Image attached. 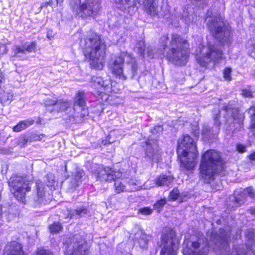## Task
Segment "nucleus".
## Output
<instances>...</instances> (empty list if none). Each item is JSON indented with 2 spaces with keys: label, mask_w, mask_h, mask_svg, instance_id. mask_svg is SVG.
<instances>
[{
  "label": "nucleus",
  "mask_w": 255,
  "mask_h": 255,
  "mask_svg": "<svg viewBox=\"0 0 255 255\" xmlns=\"http://www.w3.org/2000/svg\"><path fill=\"white\" fill-rule=\"evenodd\" d=\"M80 46L86 57H88L94 69L102 70L104 66L106 45L105 42L96 33L90 31L81 39Z\"/></svg>",
  "instance_id": "1"
},
{
  "label": "nucleus",
  "mask_w": 255,
  "mask_h": 255,
  "mask_svg": "<svg viewBox=\"0 0 255 255\" xmlns=\"http://www.w3.org/2000/svg\"><path fill=\"white\" fill-rule=\"evenodd\" d=\"M109 68L116 78L126 80L135 76L137 66L135 58L131 54L121 53L111 59Z\"/></svg>",
  "instance_id": "2"
},
{
  "label": "nucleus",
  "mask_w": 255,
  "mask_h": 255,
  "mask_svg": "<svg viewBox=\"0 0 255 255\" xmlns=\"http://www.w3.org/2000/svg\"><path fill=\"white\" fill-rule=\"evenodd\" d=\"M224 168V163L220 153L215 150H208L202 156L200 177L204 182L209 183L215 174L221 172Z\"/></svg>",
  "instance_id": "3"
},
{
  "label": "nucleus",
  "mask_w": 255,
  "mask_h": 255,
  "mask_svg": "<svg viewBox=\"0 0 255 255\" xmlns=\"http://www.w3.org/2000/svg\"><path fill=\"white\" fill-rule=\"evenodd\" d=\"M178 143L177 153L180 158L181 167L189 170L196 165L195 159L198 155L196 145L188 135L179 139Z\"/></svg>",
  "instance_id": "4"
},
{
  "label": "nucleus",
  "mask_w": 255,
  "mask_h": 255,
  "mask_svg": "<svg viewBox=\"0 0 255 255\" xmlns=\"http://www.w3.org/2000/svg\"><path fill=\"white\" fill-rule=\"evenodd\" d=\"M189 43L178 34L171 35L170 48L167 52V58L175 65H184L189 55Z\"/></svg>",
  "instance_id": "5"
},
{
  "label": "nucleus",
  "mask_w": 255,
  "mask_h": 255,
  "mask_svg": "<svg viewBox=\"0 0 255 255\" xmlns=\"http://www.w3.org/2000/svg\"><path fill=\"white\" fill-rule=\"evenodd\" d=\"M212 12L208 11L205 21L213 36L223 44H229L231 42V30L227 28L223 19L221 17H212Z\"/></svg>",
  "instance_id": "6"
},
{
  "label": "nucleus",
  "mask_w": 255,
  "mask_h": 255,
  "mask_svg": "<svg viewBox=\"0 0 255 255\" xmlns=\"http://www.w3.org/2000/svg\"><path fill=\"white\" fill-rule=\"evenodd\" d=\"M184 255H207L208 244L202 234L192 235L183 242Z\"/></svg>",
  "instance_id": "7"
},
{
  "label": "nucleus",
  "mask_w": 255,
  "mask_h": 255,
  "mask_svg": "<svg viewBox=\"0 0 255 255\" xmlns=\"http://www.w3.org/2000/svg\"><path fill=\"white\" fill-rule=\"evenodd\" d=\"M11 191L18 200L24 202L26 193L31 190V180L27 176L13 175L8 182Z\"/></svg>",
  "instance_id": "8"
},
{
  "label": "nucleus",
  "mask_w": 255,
  "mask_h": 255,
  "mask_svg": "<svg viewBox=\"0 0 255 255\" xmlns=\"http://www.w3.org/2000/svg\"><path fill=\"white\" fill-rule=\"evenodd\" d=\"M202 47L199 52H196L197 60L201 66L206 67L211 61L217 62L223 59V52L217 46L209 43L207 47Z\"/></svg>",
  "instance_id": "9"
},
{
  "label": "nucleus",
  "mask_w": 255,
  "mask_h": 255,
  "mask_svg": "<svg viewBox=\"0 0 255 255\" xmlns=\"http://www.w3.org/2000/svg\"><path fill=\"white\" fill-rule=\"evenodd\" d=\"M101 8L100 0H85V2L73 7L76 14L82 18L96 15Z\"/></svg>",
  "instance_id": "10"
},
{
  "label": "nucleus",
  "mask_w": 255,
  "mask_h": 255,
  "mask_svg": "<svg viewBox=\"0 0 255 255\" xmlns=\"http://www.w3.org/2000/svg\"><path fill=\"white\" fill-rule=\"evenodd\" d=\"M161 241L162 250L160 255H176L178 249V242L174 231L168 229L167 233L163 234Z\"/></svg>",
  "instance_id": "11"
},
{
  "label": "nucleus",
  "mask_w": 255,
  "mask_h": 255,
  "mask_svg": "<svg viewBox=\"0 0 255 255\" xmlns=\"http://www.w3.org/2000/svg\"><path fill=\"white\" fill-rule=\"evenodd\" d=\"M66 254L88 255V250L84 238L79 234L75 235L67 244Z\"/></svg>",
  "instance_id": "12"
},
{
  "label": "nucleus",
  "mask_w": 255,
  "mask_h": 255,
  "mask_svg": "<svg viewBox=\"0 0 255 255\" xmlns=\"http://www.w3.org/2000/svg\"><path fill=\"white\" fill-rule=\"evenodd\" d=\"M97 180L101 182L113 181L120 178L122 173L119 170H115L110 167L100 166L97 170Z\"/></svg>",
  "instance_id": "13"
},
{
  "label": "nucleus",
  "mask_w": 255,
  "mask_h": 255,
  "mask_svg": "<svg viewBox=\"0 0 255 255\" xmlns=\"http://www.w3.org/2000/svg\"><path fill=\"white\" fill-rule=\"evenodd\" d=\"M230 235L223 229L219 230V235H212L211 242L215 244L218 247L222 249H226L228 246V239Z\"/></svg>",
  "instance_id": "14"
},
{
  "label": "nucleus",
  "mask_w": 255,
  "mask_h": 255,
  "mask_svg": "<svg viewBox=\"0 0 255 255\" xmlns=\"http://www.w3.org/2000/svg\"><path fill=\"white\" fill-rule=\"evenodd\" d=\"M145 154L152 161H159L160 157L159 148L156 142H146Z\"/></svg>",
  "instance_id": "15"
},
{
  "label": "nucleus",
  "mask_w": 255,
  "mask_h": 255,
  "mask_svg": "<svg viewBox=\"0 0 255 255\" xmlns=\"http://www.w3.org/2000/svg\"><path fill=\"white\" fill-rule=\"evenodd\" d=\"M224 110L226 113L227 121L229 122L230 117L232 118L235 122H236L239 125L242 124L244 116L239 113L237 108H233L230 105L224 107Z\"/></svg>",
  "instance_id": "16"
},
{
  "label": "nucleus",
  "mask_w": 255,
  "mask_h": 255,
  "mask_svg": "<svg viewBox=\"0 0 255 255\" xmlns=\"http://www.w3.org/2000/svg\"><path fill=\"white\" fill-rule=\"evenodd\" d=\"M5 251L7 255H25L22 250L21 245L15 241L7 243Z\"/></svg>",
  "instance_id": "17"
},
{
  "label": "nucleus",
  "mask_w": 255,
  "mask_h": 255,
  "mask_svg": "<svg viewBox=\"0 0 255 255\" xmlns=\"http://www.w3.org/2000/svg\"><path fill=\"white\" fill-rule=\"evenodd\" d=\"M143 4L145 11L149 15L153 16L157 14V0H144Z\"/></svg>",
  "instance_id": "18"
},
{
  "label": "nucleus",
  "mask_w": 255,
  "mask_h": 255,
  "mask_svg": "<svg viewBox=\"0 0 255 255\" xmlns=\"http://www.w3.org/2000/svg\"><path fill=\"white\" fill-rule=\"evenodd\" d=\"M173 177L171 175L164 174L160 175L155 180V183L157 186L168 185L173 181Z\"/></svg>",
  "instance_id": "19"
},
{
  "label": "nucleus",
  "mask_w": 255,
  "mask_h": 255,
  "mask_svg": "<svg viewBox=\"0 0 255 255\" xmlns=\"http://www.w3.org/2000/svg\"><path fill=\"white\" fill-rule=\"evenodd\" d=\"M70 106L71 104L67 100H58L56 105L54 107V111L55 113H59L67 110Z\"/></svg>",
  "instance_id": "20"
},
{
  "label": "nucleus",
  "mask_w": 255,
  "mask_h": 255,
  "mask_svg": "<svg viewBox=\"0 0 255 255\" xmlns=\"http://www.w3.org/2000/svg\"><path fill=\"white\" fill-rule=\"evenodd\" d=\"M36 187L37 191L36 202L40 203L43 200L45 196L44 185L40 181H36Z\"/></svg>",
  "instance_id": "21"
},
{
  "label": "nucleus",
  "mask_w": 255,
  "mask_h": 255,
  "mask_svg": "<svg viewBox=\"0 0 255 255\" xmlns=\"http://www.w3.org/2000/svg\"><path fill=\"white\" fill-rule=\"evenodd\" d=\"M34 123V121L33 120L22 121L13 128V130L15 132L20 131L33 125Z\"/></svg>",
  "instance_id": "22"
},
{
  "label": "nucleus",
  "mask_w": 255,
  "mask_h": 255,
  "mask_svg": "<svg viewBox=\"0 0 255 255\" xmlns=\"http://www.w3.org/2000/svg\"><path fill=\"white\" fill-rule=\"evenodd\" d=\"M229 200L231 202L233 203L232 207H238L243 204L245 199L242 194H236L231 195L229 197Z\"/></svg>",
  "instance_id": "23"
},
{
  "label": "nucleus",
  "mask_w": 255,
  "mask_h": 255,
  "mask_svg": "<svg viewBox=\"0 0 255 255\" xmlns=\"http://www.w3.org/2000/svg\"><path fill=\"white\" fill-rule=\"evenodd\" d=\"M136 235H139L138 237V243L139 247L142 249H146L151 237L142 232L137 233Z\"/></svg>",
  "instance_id": "24"
},
{
  "label": "nucleus",
  "mask_w": 255,
  "mask_h": 255,
  "mask_svg": "<svg viewBox=\"0 0 255 255\" xmlns=\"http://www.w3.org/2000/svg\"><path fill=\"white\" fill-rule=\"evenodd\" d=\"M13 100V94L5 91L0 93V101L3 105H8Z\"/></svg>",
  "instance_id": "25"
},
{
  "label": "nucleus",
  "mask_w": 255,
  "mask_h": 255,
  "mask_svg": "<svg viewBox=\"0 0 255 255\" xmlns=\"http://www.w3.org/2000/svg\"><path fill=\"white\" fill-rule=\"evenodd\" d=\"M85 94L84 92L79 91L75 96L74 105L83 108L85 105Z\"/></svg>",
  "instance_id": "26"
},
{
  "label": "nucleus",
  "mask_w": 255,
  "mask_h": 255,
  "mask_svg": "<svg viewBox=\"0 0 255 255\" xmlns=\"http://www.w3.org/2000/svg\"><path fill=\"white\" fill-rule=\"evenodd\" d=\"M58 100L47 98L43 101L44 105L47 108L46 110L50 113L54 112V109L56 105Z\"/></svg>",
  "instance_id": "27"
},
{
  "label": "nucleus",
  "mask_w": 255,
  "mask_h": 255,
  "mask_svg": "<svg viewBox=\"0 0 255 255\" xmlns=\"http://www.w3.org/2000/svg\"><path fill=\"white\" fill-rule=\"evenodd\" d=\"M247 251L243 249V247L235 248L232 253L231 255H254L252 251L247 249Z\"/></svg>",
  "instance_id": "28"
},
{
  "label": "nucleus",
  "mask_w": 255,
  "mask_h": 255,
  "mask_svg": "<svg viewBox=\"0 0 255 255\" xmlns=\"http://www.w3.org/2000/svg\"><path fill=\"white\" fill-rule=\"evenodd\" d=\"M135 49H136L137 52L139 55L142 57H144V54L145 49L144 41L142 40L137 41L135 45Z\"/></svg>",
  "instance_id": "29"
},
{
  "label": "nucleus",
  "mask_w": 255,
  "mask_h": 255,
  "mask_svg": "<svg viewBox=\"0 0 255 255\" xmlns=\"http://www.w3.org/2000/svg\"><path fill=\"white\" fill-rule=\"evenodd\" d=\"M87 210L86 208L82 207L79 209L74 210L72 213L70 214V218H80L86 214Z\"/></svg>",
  "instance_id": "30"
},
{
  "label": "nucleus",
  "mask_w": 255,
  "mask_h": 255,
  "mask_svg": "<svg viewBox=\"0 0 255 255\" xmlns=\"http://www.w3.org/2000/svg\"><path fill=\"white\" fill-rule=\"evenodd\" d=\"M24 45L22 46H14L12 48L13 52H14V56L17 57H20L21 55H23L26 53Z\"/></svg>",
  "instance_id": "31"
},
{
  "label": "nucleus",
  "mask_w": 255,
  "mask_h": 255,
  "mask_svg": "<svg viewBox=\"0 0 255 255\" xmlns=\"http://www.w3.org/2000/svg\"><path fill=\"white\" fill-rule=\"evenodd\" d=\"M24 46L26 53L35 52L37 49V45L35 42H32L29 44L25 43Z\"/></svg>",
  "instance_id": "32"
},
{
  "label": "nucleus",
  "mask_w": 255,
  "mask_h": 255,
  "mask_svg": "<svg viewBox=\"0 0 255 255\" xmlns=\"http://www.w3.org/2000/svg\"><path fill=\"white\" fill-rule=\"evenodd\" d=\"M247 112L250 115L252 126L255 128V106H252Z\"/></svg>",
  "instance_id": "33"
},
{
  "label": "nucleus",
  "mask_w": 255,
  "mask_h": 255,
  "mask_svg": "<svg viewBox=\"0 0 255 255\" xmlns=\"http://www.w3.org/2000/svg\"><path fill=\"white\" fill-rule=\"evenodd\" d=\"M115 189L116 192L119 193L124 191L125 188V185L119 180H115Z\"/></svg>",
  "instance_id": "34"
},
{
  "label": "nucleus",
  "mask_w": 255,
  "mask_h": 255,
  "mask_svg": "<svg viewBox=\"0 0 255 255\" xmlns=\"http://www.w3.org/2000/svg\"><path fill=\"white\" fill-rule=\"evenodd\" d=\"M62 229V226L60 223H54L49 226V230L52 233L59 232Z\"/></svg>",
  "instance_id": "35"
},
{
  "label": "nucleus",
  "mask_w": 255,
  "mask_h": 255,
  "mask_svg": "<svg viewBox=\"0 0 255 255\" xmlns=\"http://www.w3.org/2000/svg\"><path fill=\"white\" fill-rule=\"evenodd\" d=\"M100 87L103 88L105 92H109L111 87V81L109 79L105 80H103V82Z\"/></svg>",
  "instance_id": "36"
},
{
  "label": "nucleus",
  "mask_w": 255,
  "mask_h": 255,
  "mask_svg": "<svg viewBox=\"0 0 255 255\" xmlns=\"http://www.w3.org/2000/svg\"><path fill=\"white\" fill-rule=\"evenodd\" d=\"M166 203V199H162L156 202L154 205V207L158 210V212H159Z\"/></svg>",
  "instance_id": "37"
},
{
  "label": "nucleus",
  "mask_w": 255,
  "mask_h": 255,
  "mask_svg": "<svg viewBox=\"0 0 255 255\" xmlns=\"http://www.w3.org/2000/svg\"><path fill=\"white\" fill-rule=\"evenodd\" d=\"M232 72V69L229 67L225 68L223 71L224 78L226 81H230L232 79L231 77V73Z\"/></svg>",
  "instance_id": "38"
},
{
  "label": "nucleus",
  "mask_w": 255,
  "mask_h": 255,
  "mask_svg": "<svg viewBox=\"0 0 255 255\" xmlns=\"http://www.w3.org/2000/svg\"><path fill=\"white\" fill-rule=\"evenodd\" d=\"M91 82L95 87H100V86L103 82V79L101 77L93 76L91 79Z\"/></svg>",
  "instance_id": "39"
},
{
  "label": "nucleus",
  "mask_w": 255,
  "mask_h": 255,
  "mask_svg": "<svg viewBox=\"0 0 255 255\" xmlns=\"http://www.w3.org/2000/svg\"><path fill=\"white\" fill-rule=\"evenodd\" d=\"M179 195V192L177 188H174L170 192L169 195V199L171 200L175 201L177 200Z\"/></svg>",
  "instance_id": "40"
},
{
  "label": "nucleus",
  "mask_w": 255,
  "mask_h": 255,
  "mask_svg": "<svg viewBox=\"0 0 255 255\" xmlns=\"http://www.w3.org/2000/svg\"><path fill=\"white\" fill-rule=\"evenodd\" d=\"M46 178L47 179V186H51L52 184L54 182V175L52 173H48L46 175Z\"/></svg>",
  "instance_id": "41"
},
{
  "label": "nucleus",
  "mask_w": 255,
  "mask_h": 255,
  "mask_svg": "<svg viewBox=\"0 0 255 255\" xmlns=\"http://www.w3.org/2000/svg\"><path fill=\"white\" fill-rule=\"evenodd\" d=\"M138 212L143 215H148L151 214L152 211L150 208L145 207L139 209Z\"/></svg>",
  "instance_id": "42"
},
{
  "label": "nucleus",
  "mask_w": 255,
  "mask_h": 255,
  "mask_svg": "<svg viewBox=\"0 0 255 255\" xmlns=\"http://www.w3.org/2000/svg\"><path fill=\"white\" fill-rule=\"evenodd\" d=\"M242 95L245 98H251L253 97L252 92L248 89L242 90Z\"/></svg>",
  "instance_id": "43"
},
{
  "label": "nucleus",
  "mask_w": 255,
  "mask_h": 255,
  "mask_svg": "<svg viewBox=\"0 0 255 255\" xmlns=\"http://www.w3.org/2000/svg\"><path fill=\"white\" fill-rule=\"evenodd\" d=\"M84 172L82 170H78L76 172L75 175V179L76 181H78L81 180L83 176L84 175Z\"/></svg>",
  "instance_id": "44"
},
{
  "label": "nucleus",
  "mask_w": 255,
  "mask_h": 255,
  "mask_svg": "<svg viewBox=\"0 0 255 255\" xmlns=\"http://www.w3.org/2000/svg\"><path fill=\"white\" fill-rule=\"evenodd\" d=\"M246 192L250 197L254 198L255 196V190L253 187H250L247 188Z\"/></svg>",
  "instance_id": "45"
},
{
  "label": "nucleus",
  "mask_w": 255,
  "mask_h": 255,
  "mask_svg": "<svg viewBox=\"0 0 255 255\" xmlns=\"http://www.w3.org/2000/svg\"><path fill=\"white\" fill-rule=\"evenodd\" d=\"M36 255H53V254L44 249H40L37 251Z\"/></svg>",
  "instance_id": "46"
},
{
  "label": "nucleus",
  "mask_w": 255,
  "mask_h": 255,
  "mask_svg": "<svg viewBox=\"0 0 255 255\" xmlns=\"http://www.w3.org/2000/svg\"><path fill=\"white\" fill-rule=\"evenodd\" d=\"M237 150L241 153L245 152L246 150V147L241 144H238L237 145Z\"/></svg>",
  "instance_id": "47"
},
{
  "label": "nucleus",
  "mask_w": 255,
  "mask_h": 255,
  "mask_svg": "<svg viewBox=\"0 0 255 255\" xmlns=\"http://www.w3.org/2000/svg\"><path fill=\"white\" fill-rule=\"evenodd\" d=\"M162 130V128L161 126H158L155 127L152 129H151V132L153 134H156L157 133L161 132Z\"/></svg>",
  "instance_id": "48"
},
{
  "label": "nucleus",
  "mask_w": 255,
  "mask_h": 255,
  "mask_svg": "<svg viewBox=\"0 0 255 255\" xmlns=\"http://www.w3.org/2000/svg\"><path fill=\"white\" fill-rule=\"evenodd\" d=\"M115 2L117 4H119L122 5L128 4L130 0H115Z\"/></svg>",
  "instance_id": "49"
},
{
  "label": "nucleus",
  "mask_w": 255,
  "mask_h": 255,
  "mask_svg": "<svg viewBox=\"0 0 255 255\" xmlns=\"http://www.w3.org/2000/svg\"><path fill=\"white\" fill-rule=\"evenodd\" d=\"M249 53L250 56L254 59H255V45H254L253 47H251V49L249 50Z\"/></svg>",
  "instance_id": "50"
},
{
  "label": "nucleus",
  "mask_w": 255,
  "mask_h": 255,
  "mask_svg": "<svg viewBox=\"0 0 255 255\" xmlns=\"http://www.w3.org/2000/svg\"><path fill=\"white\" fill-rule=\"evenodd\" d=\"M220 117V115L219 114L216 115V116L214 117V121L215 123V125L217 126V127H219L220 125V122L219 121V118Z\"/></svg>",
  "instance_id": "51"
},
{
  "label": "nucleus",
  "mask_w": 255,
  "mask_h": 255,
  "mask_svg": "<svg viewBox=\"0 0 255 255\" xmlns=\"http://www.w3.org/2000/svg\"><path fill=\"white\" fill-rule=\"evenodd\" d=\"M47 37L50 40L53 39L54 34L52 30H48L47 33Z\"/></svg>",
  "instance_id": "52"
},
{
  "label": "nucleus",
  "mask_w": 255,
  "mask_h": 255,
  "mask_svg": "<svg viewBox=\"0 0 255 255\" xmlns=\"http://www.w3.org/2000/svg\"><path fill=\"white\" fill-rule=\"evenodd\" d=\"M248 158L252 161H255V151L251 153L249 156Z\"/></svg>",
  "instance_id": "53"
},
{
  "label": "nucleus",
  "mask_w": 255,
  "mask_h": 255,
  "mask_svg": "<svg viewBox=\"0 0 255 255\" xmlns=\"http://www.w3.org/2000/svg\"><path fill=\"white\" fill-rule=\"evenodd\" d=\"M4 80V77L3 75V74L2 73L1 70H0V86H1V84L2 82Z\"/></svg>",
  "instance_id": "54"
},
{
  "label": "nucleus",
  "mask_w": 255,
  "mask_h": 255,
  "mask_svg": "<svg viewBox=\"0 0 255 255\" xmlns=\"http://www.w3.org/2000/svg\"><path fill=\"white\" fill-rule=\"evenodd\" d=\"M205 0H191L193 2H195L196 4H198L199 3H202Z\"/></svg>",
  "instance_id": "55"
},
{
  "label": "nucleus",
  "mask_w": 255,
  "mask_h": 255,
  "mask_svg": "<svg viewBox=\"0 0 255 255\" xmlns=\"http://www.w3.org/2000/svg\"><path fill=\"white\" fill-rule=\"evenodd\" d=\"M52 0H51L50 1L45 2L44 5H49L52 6Z\"/></svg>",
  "instance_id": "56"
},
{
  "label": "nucleus",
  "mask_w": 255,
  "mask_h": 255,
  "mask_svg": "<svg viewBox=\"0 0 255 255\" xmlns=\"http://www.w3.org/2000/svg\"><path fill=\"white\" fill-rule=\"evenodd\" d=\"M168 39V37L167 36H162L161 38V41H164V42H165Z\"/></svg>",
  "instance_id": "57"
},
{
  "label": "nucleus",
  "mask_w": 255,
  "mask_h": 255,
  "mask_svg": "<svg viewBox=\"0 0 255 255\" xmlns=\"http://www.w3.org/2000/svg\"><path fill=\"white\" fill-rule=\"evenodd\" d=\"M250 213L253 215H255V208H251L250 209Z\"/></svg>",
  "instance_id": "58"
},
{
  "label": "nucleus",
  "mask_w": 255,
  "mask_h": 255,
  "mask_svg": "<svg viewBox=\"0 0 255 255\" xmlns=\"http://www.w3.org/2000/svg\"><path fill=\"white\" fill-rule=\"evenodd\" d=\"M55 0L56 1L57 3H58L59 2V1H60L61 2L63 1V0Z\"/></svg>",
  "instance_id": "59"
},
{
  "label": "nucleus",
  "mask_w": 255,
  "mask_h": 255,
  "mask_svg": "<svg viewBox=\"0 0 255 255\" xmlns=\"http://www.w3.org/2000/svg\"><path fill=\"white\" fill-rule=\"evenodd\" d=\"M3 48L6 50V48L5 46H3Z\"/></svg>",
  "instance_id": "60"
}]
</instances>
